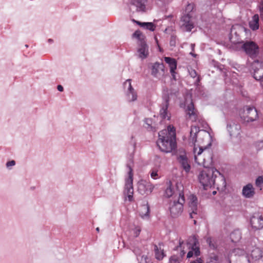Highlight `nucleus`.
Returning <instances> with one entry per match:
<instances>
[{
    "label": "nucleus",
    "mask_w": 263,
    "mask_h": 263,
    "mask_svg": "<svg viewBox=\"0 0 263 263\" xmlns=\"http://www.w3.org/2000/svg\"><path fill=\"white\" fill-rule=\"evenodd\" d=\"M144 122L146 125H147V126H148L147 128H150L151 130H152L153 132H155L156 130V128L155 127L152 126V119L145 118Z\"/></svg>",
    "instance_id": "38"
},
{
    "label": "nucleus",
    "mask_w": 263,
    "mask_h": 263,
    "mask_svg": "<svg viewBox=\"0 0 263 263\" xmlns=\"http://www.w3.org/2000/svg\"><path fill=\"white\" fill-rule=\"evenodd\" d=\"M190 74L191 77H192L193 78H196L197 76V72L194 69H192L190 72Z\"/></svg>",
    "instance_id": "50"
},
{
    "label": "nucleus",
    "mask_w": 263,
    "mask_h": 263,
    "mask_svg": "<svg viewBox=\"0 0 263 263\" xmlns=\"http://www.w3.org/2000/svg\"><path fill=\"white\" fill-rule=\"evenodd\" d=\"M195 109V108L194 107V103L192 101H191V103L190 104H189L187 107V110L189 111L187 115H189V117H192V116H196V117L197 116V115H196V114L194 111Z\"/></svg>",
    "instance_id": "32"
},
{
    "label": "nucleus",
    "mask_w": 263,
    "mask_h": 263,
    "mask_svg": "<svg viewBox=\"0 0 263 263\" xmlns=\"http://www.w3.org/2000/svg\"><path fill=\"white\" fill-rule=\"evenodd\" d=\"M132 37L136 38L138 41V43L141 42L142 40H145L146 38L145 36L143 35L139 30L135 31L132 34Z\"/></svg>",
    "instance_id": "29"
},
{
    "label": "nucleus",
    "mask_w": 263,
    "mask_h": 263,
    "mask_svg": "<svg viewBox=\"0 0 263 263\" xmlns=\"http://www.w3.org/2000/svg\"><path fill=\"white\" fill-rule=\"evenodd\" d=\"M184 155H180L177 157V160L178 161L179 163L180 164L182 168L183 169V170L186 173H188L190 172L191 166L189 162V159L186 156L185 152L184 151Z\"/></svg>",
    "instance_id": "13"
},
{
    "label": "nucleus",
    "mask_w": 263,
    "mask_h": 263,
    "mask_svg": "<svg viewBox=\"0 0 263 263\" xmlns=\"http://www.w3.org/2000/svg\"><path fill=\"white\" fill-rule=\"evenodd\" d=\"M241 45V49L252 60L256 59L260 53L258 44L252 40L241 41L237 43Z\"/></svg>",
    "instance_id": "3"
},
{
    "label": "nucleus",
    "mask_w": 263,
    "mask_h": 263,
    "mask_svg": "<svg viewBox=\"0 0 263 263\" xmlns=\"http://www.w3.org/2000/svg\"><path fill=\"white\" fill-rule=\"evenodd\" d=\"M203 167L204 170L200 171L198 176L199 183L202 186L204 190H206L208 187H216L219 190V184L217 183L218 180L222 182L223 187L226 186V179L223 175H222L215 167H208L204 164Z\"/></svg>",
    "instance_id": "1"
},
{
    "label": "nucleus",
    "mask_w": 263,
    "mask_h": 263,
    "mask_svg": "<svg viewBox=\"0 0 263 263\" xmlns=\"http://www.w3.org/2000/svg\"><path fill=\"white\" fill-rule=\"evenodd\" d=\"M155 42H156V43L157 44V45H159V41H158V40L157 39V37L156 36L155 37Z\"/></svg>",
    "instance_id": "60"
},
{
    "label": "nucleus",
    "mask_w": 263,
    "mask_h": 263,
    "mask_svg": "<svg viewBox=\"0 0 263 263\" xmlns=\"http://www.w3.org/2000/svg\"><path fill=\"white\" fill-rule=\"evenodd\" d=\"M125 189L127 195L128 200L130 202L133 201V176H128L125 180Z\"/></svg>",
    "instance_id": "11"
},
{
    "label": "nucleus",
    "mask_w": 263,
    "mask_h": 263,
    "mask_svg": "<svg viewBox=\"0 0 263 263\" xmlns=\"http://www.w3.org/2000/svg\"><path fill=\"white\" fill-rule=\"evenodd\" d=\"M263 183V176H258L255 180V184L257 186H259Z\"/></svg>",
    "instance_id": "41"
},
{
    "label": "nucleus",
    "mask_w": 263,
    "mask_h": 263,
    "mask_svg": "<svg viewBox=\"0 0 263 263\" xmlns=\"http://www.w3.org/2000/svg\"><path fill=\"white\" fill-rule=\"evenodd\" d=\"M154 251L155 257L158 260H162L164 257L166 255L163 250H161L160 252L159 251V248L156 245H154Z\"/></svg>",
    "instance_id": "27"
},
{
    "label": "nucleus",
    "mask_w": 263,
    "mask_h": 263,
    "mask_svg": "<svg viewBox=\"0 0 263 263\" xmlns=\"http://www.w3.org/2000/svg\"><path fill=\"white\" fill-rule=\"evenodd\" d=\"M176 36L171 35L170 41V45L171 47H175L176 46Z\"/></svg>",
    "instance_id": "42"
},
{
    "label": "nucleus",
    "mask_w": 263,
    "mask_h": 263,
    "mask_svg": "<svg viewBox=\"0 0 263 263\" xmlns=\"http://www.w3.org/2000/svg\"><path fill=\"white\" fill-rule=\"evenodd\" d=\"M227 129L230 137H237L240 134L241 126L240 124L236 123L233 121H231V122L227 121Z\"/></svg>",
    "instance_id": "9"
},
{
    "label": "nucleus",
    "mask_w": 263,
    "mask_h": 263,
    "mask_svg": "<svg viewBox=\"0 0 263 263\" xmlns=\"http://www.w3.org/2000/svg\"><path fill=\"white\" fill-rule=\"evenodd\" d=\"M132 80L127 79L123 84L124 87L128 85L127 91L126 93L127 99L129 102H134L137 99V94L132 85Z\"/></svg>",
    "instance_id": "10"
},
{
    "label": "nucleus",
    "mask_w": 263,
    "mask_h": 263,
    "mask_svg": "<svg viewBox=\"0 0 263 263\" xmlns=\"http://www.w3.org/2000/svg\"><path fill=\"white\" fill-rule=\"evenodd\" d=\"M262 250L259 248H255L252 250L251 256L253 259L258 260L261 258Z\"/></svg>",
    "instance_id": "25"
},
{
    "label": "nucleus",
    "mask_w": 263,
    "mask_h": 263,
    "mask_svg": "<svg viewBox=\"0 0 263 263\" xmlns=\"http://www.w3.org/2000/svg\"><path fill=\"white\" fill-rule=\"evenodd\" d=\"M148 0H132L131 4L136 7L137 12H145Z\"/></svg>",
    "instance_id": "16"
},
{
    "label": "nucleus",
    "mask_w": 263,
    "mask_h": 263,
    "mask_svg": "<svg viewBox=\"0 0 263 263\" xmlns=\"http://www.w3.org/2000/svg\"><path fill=\"white\" fill-rule=\"evenodd\" d=\"M57 89L60 92H62L64 90V88L61 85H58L57 86Z\"/></svg>",
    "instance_id": "56"
},
{
    "label": "nucleus",
    "mask_w": 263,
    "mask_h": 263,
    "mask_svg": "<svg viewBox=\"0 0 263 263\" xmlns=\"http://www.w3.org/2000/svg\"><path fill=\"white\" fill-rule=\"evenodd\" d=\"M198 198L195 195L192 194L190 196L189 206L191 208L192 212L197 214Z\"/></svg>",
    "instance_id": "20"
},
{
    "label": "nucleus",
    "mask_w": 263,
    "mask_h": 263,
    "mask_svg": "<svg viewBox=\"0 0 263 263\" xmlns=\"http://www.w3.org/2000/svg\"><path fill=\"white\" fill-rule=\"evenodd\" d=\"M187 243L190 245L189 248L190 249L187 253V258L192 257L194 255L196 257L200 255V248L198 246L199 241L196 235H193L192 237L189 239V241H188Z\"/></svg>",
    "instance_id": "6"
},
{
    "label": "nucleus",
    "mask_w": 263,
    "mask_h": 263,
    "mask_svg": "<svg viewBox=\"0 0 263 263\" xmlns=\"http://www.w3.org/2000/svg\"><path fill=\"white\" fill-rule=\"evenodd\" d=\"M219 260V257L217 255H214L213 257H210V260L207 263H213V261H217Z\"/></svg>",
    "instance_id": "44"
},
{
    "label": "nucleus",
    "mask_w": 263,
    "mask_h": 263,
    "mask_svg": "<svg viewBox=\"0 0 263 263\" xmlns=\"http://www.w3.org/2000/svg\"><path fill=\"white\" fill-rule=\"evenodd\" d=\"M133 252L136 256H139L141 254V251L138 248H135L133 250Z\"/></svg>",
    "instance_id": "51"
},
{
    "label": "nucleus",
    "mask_w": 263,
    "mask_h": 263,
    "mask_svg": "<svg viewBox=\"0 0 263 263\" xmlns=\"http://www.w3.org/2000/svg\"><path fill=\"white\" fill-rule=\"evenodd\" d=\"M176 188L179 191L178 198L177 200H174L169 208L171 217L174 218L178 217L183 212V204L185 201L183 186L182 185L179 186L177 183Z\"/></svg>",
    "instance_id": "2"
},
{
    "label": "nucleus",
    "mask_w": 263,
    "mask_h": 263,
    "mask_svg": "<svg viewBox=\"0 0 263 263\" xmlns=\"http://www.w3.org/2000/svg\"><path fill=\"white\" fill-rule=\"evenodd\" d=\"M194 8V4H188L186 6L184 13L193 14V10Z\"/></svg>",
    "instance_id": "36"
},
{
    "label": "nucleus",
    "mask_w": 263,
    "mask_h": 263,
    "mask_svg": "<svg viewBox=\"0 0 263 263\" xmlns=\"http://www.w3.org/2000/svg\"><path fill=\"white\" fill-rule=\"evenodd\" d=\"M230 238L233 242L238 241L241 238L240 232L239 231H234L231 233Z\"/></svg>",
    "instance_id": "28"
},
{
    "label": "nucleus",
    "mask_w": 263,
    "mask_h": 263,
    "mask_svg": "<svg viewBox=\"0 0 263 263\" xmlns=\"http://www.w3.org/2000/svg\"><path fill=\"white\" fill-rule=\"evenodd\" d=\"M47 41L50 44H51L53 42V40L52 39H49Z\"/></svg>",
    "instance_id": "61"
},
{
    "label": "nucleus",
    "mask_w": 263,
    "mask_h": 263,
    "mask_svg": "<svg viewBox=\"0 0 263 263\" xmlns=\"http://www.w3.org/2000/svg\"><path fill=\"white\" fill-rule=\"evenodd\" d=\"M171 74V76H172V80H173L174 81H176L177 80V78H176V72L175 71H173V72H170Z\"/></svg>",
    "instance_id": "53"
},
{
    "label": "nucleus",
    "mask_w": 263,
    "mask_h": 263,
    "mask_svg": "<svg viewBox=\"0 0 263 263\" xmlns=\"http://www.w3.org/2000/svg\"><path fill=\"white\" fill-rule=\"evenodd\" d=\"M134 164V152L130 154L127 163H126V167L128 168L129 171L128 172V176H133V165Z\"/></svg>",
    "instance_id": "23"
},
{
    "label": "nucleus",
    "mask_w": 263,
    "mask_h": 263,
    "mask_svg": "<svg viewBox=\"0 0 263 263\" xmlns=\"http://www.w3.org/2000/svg\"><path fill=\"white\" fill-rule=\"evenodd\" d=\"M162 98L164 102V103L162 104H167L169 106L170 96L168 91L167 89L163 90Z\"/></svg>",
    "instance_id": "33"
},
{
    "label": "nucleus",
    "mask_w": 263,
    "mask_h": 263,
    "mask_svg": "<svg viewBox=\"0 0 263 263\" xmlns=\"http://www.w3.org/2000/svg\"><path fill=\"white\" fill-rule=\"evenodd\" d=\"M167 129H168V132L169 133H173V135L174 136V139H175V138H176V130H175V127L174 126L171 127V125H169L167 127Z\"/></svg>",
    "instance_id": "43"
},
{
    "label": "nucleus",
    "mask_w": 263,
    "mask_h": 263,
    "mask_svg": "<svg viewBox=\"0 0 263 263\" xmlns=\"http://www.w3.org/2000/svg\"><path fill=\"white\" fill-rule=\"evenodd\" d=\"M15 161L13 160H12L11 161L7 162L6 165L8 168H9L10 167L14 166L15 165Z\"/></svg>",
    "instance_id": "46"
},
{
    "label": "nucleus",
    "mask_w": 263,
    "mask_h": 263,
    "mask_svg": "<svg viewBox=\"0 0 263 263\" xmlns=\"http://www.w3.org/2000/svg\"><path fill=\"white\" fill-rule=\"evenodd\" d=\"M134 237H138L141 232V229L139 228H136L134 229Z\"/></svg>",
    "instance_id": "48"
},
{
    "label": "nucleus",
    "mask_w": 263,
    "mask_h": 263,
    "mask_svg": "<svg viewBox=\"0 0 263 263\" xmlns=\"http://www.w3.org/2000/svg\"><path fill=\"white\" fill-rule=\"evenodd\" d=\"M246 259L248 261V263H250V258H249V257H248V255L246 256Z\"/></svg>",
    "instance_id": "63"
},
{
    "label": "nucleus",
    "mask_w": 263,
    "mask_h": 263,
    "mask_svg": "<svg viewBox=\"0 0 263 263\" xmlns=\"http://www.w3.org/2000/svg\"><path fill=\"white\" fill-rule=\"evenodd\" d=\"M162 137H168L167 136V132L166 130H162L158 133V139L157 141H160L159 138H162Z\"/></svg>",
    "instance_id": "40"
},
{
    "label": "nucleus",
    "mask_w": 263,
    "mask_h": 263,
    "mask_svg": "<svg viewBox=\"0 0 263 263\" xmlns=\"http://www.w3.org/2000/svg\"><path fill=\"white\" fill-rule=\"evenodd\" d=\"M140 47L138 49V52L139 53V57L142 59L146 58L148 55V46L145 40H142L141 42L138 43Z\"/></svg>",
    "instance_id": "15"
},
{
    "label": "nucleus",
    "mask_w": 263,
    "mask_h": 263,
    "mask_svg": "<svg viewBox=\"0 0 263 263\" xmlns=\"http://www.w3.org/2000/svg\"><path fill=\"white\" fill-rule=\"evenodd\" d=\"M164 65L163 63H160L159 62H155L152 66L151 74L154 77H156L159 72V69L163 70Z\"/></svg>",
    "instance_id": "21"
},
{
    "label": "nucleus",
    "mask_w": 263,
    "mask_h": 263,
    "mask_svg": "<svg viewBox=\"0 0 263 263\" xmlns=\"http://www.w3.org/2000/svg\"><path fill=\"white\" fill-rule=\"evenodd\" d=\"M193 214H194L192 212V213H190V218H193Z\"/></svg>",
    "instance_id": "64"
},
{
    "label": "nucleus",
    "mask_w": 263,
    "mask_h": 263,
    "mask_svg": "<svg viewBox=\"0 0 263 263\" xmlns=\"http://www.w3.org/2000/svg\"><path fill=\"white\" fill-rule=\"evenodd\" d=\"M258 9L260 12V17L263 16V3L258 6Z\"/></svg>",
    "instance_id": "49"
},
{
    "label": "nucleus",
    "mask_w": 263,
    "mask_h": 263,
    "mask_svg": "<svg viewBox=\"0 0 263 263\" xmlns=\"http://www.w3.org/2000/svg\"><path fill=\"white\" fill-rule=\"evenodd\" d=\"M158 47L159 51L160 52H162L163 51V49L160 47V45H158Z\"/></svg>",
    "instance_id": "62"
},
{
    "label": "nucleus",
    "mask_w": 263,
    "mask_h": 263,
    "mask_svg": "<svg viewBox=\"0 0 263 263\" xmlns=\"http://www.w3.org/2000/svg\"><path fill=\"white\" fill-rule=\"evenodd\" d=\"M183 243V240H179V245L177 246H176L174 249V250L175 251H176V250H178L179 248H181V246H182V245Z\"/></svg>",
    "instance_id": "52"
},
{
    "label": "nucleus",
    "mask_w": 263,
    "mask_h": 263,
    "mask_svg": "<svg viewBox=\"0 0 263 263\" xmlns=\"http://www.w3.org/2000/svg\"><path fill=\"white\" fill-rule=\"evenodd\" d=\"M190 54H191L194 58H196L198 56V55L197 54L193 53L192 52H191L190 53Z\"/></svg>",
    "instance_id": "59"
},
{
    "label": "nucleus",
    "mask_w": 263,
    "mask_h": 263,
    "mask_svg": "<svg viewBox=\"0 0 263 263\" xmlns=\"http://www.w3.org/2000/svg\"><path fill=\"white\" fill-rule=\"evenodd\" d=\"M250 224L255 231L262 229L263 228V216L253 214L250 217Z\"/></svg>",
    "instance_id": "7"
},
{
    "label": "nucleus",
    "mask_w": 263,
    "mask_h": 263,
    "mask_svg": "<svg viewBox=\"0 0 263 263\" xmlns=\"http://www.w3.org/2000/svg\"><path fill=\"white\" fill-rule=\"evenodd\" d=\"M169 263H180V260L176 255H173L169 258Z\"/></svg>",
    "instance_id": "39"
},
{
    "label": "nucleus",
    "mask_w": 263,
    "mask_h": 263,
    "mask_svg": "<svg viewBox=\"0 0 263 263\" xmlns=\"http://www.w3.org/2000/svg\"><path fill=\"white\" fill-rule=\"evenodd\" d=\"M142 206L144 208V209L146 210V212L145 213H140L139 214L140 216L142 219H148L150 217V206L148 204V202H147L145 204L142 205Z\"/></svg>",
    "instance_id": "26"
},
{
    "label": "nucleus",
    "mask_w": 263,
    "mask_h": 263,
    "mask_svg": "<svg viewBox=\"0 0 263 263\" xmlns=\"http://www.w3.org/2000/svg\"><path fill=\"white\" fill-rule=\"evenodd\" d=\"M239 116L243 122L250 123L258 118V112L253 106L246 105L239 111Z\"/></svg>",
    "instance_id": "4"
},
{
    "label": "nucleus",
    "mask_w": 263,
    "mask_h": 263,
    "mask_svg": "<svg viewBox=\"0 0 263 263\" xmlns=\"http://www.w3.org/2000/svg\"><path fill=\"white\" fill-rule=\"evenodd\" d=\"M168 106H169L167 104L162 105V107L160 109L159 114L160 116L163 120L166 119L167 120H170L171 119V116H167Z\"/></svg>",
    "instance_id": "22"
},
{
    "label": "nucleus",
    "mask_w": 263,
    "mask_h": 263,
    "mask_svg": "<svg viewBox=\"0 0 263 263\" xmlns=\"http://www.w3.org/2000/svg\"><path fill=\"white\" fill-rule=\"evenodd\" d=\"M154 186L149 182L141 180L138 183V191L141 195H149L152 193Z\"/></svg>",
    "instance_id": "8"
},
{
    "label": "nucleus",
    "mask_w": 263,
    "mask_h": 263,
    "mask_svg": "<svg viewBox=\"0 0 263 263\" xmlns=\"http://www.w3.org/2000/svg\"><path fill=\"white\" fill-rule=\"evenodd\" d=\"M132 21L135 23L137 25H138L141 28H143L144 22H142L136 20L135 19H133Z\"/></svg>",
    "instance_id": "47"
},
{
    "label": "nucleus",
    "mask_w": 263,
    "mask_h": 263,
    "mask_svg": "<svg viewBox=\"0 0 263 263\" xmlns=\"http://www.w3.org/2000/svg\"><path fill=\"white\" fill-rule=\"evenodd\" d=\"M252 76L256 81H260L263 78V67L255 68Z\"/></svg>",
    "instance_id": "24"
},
{
    "label": "nucleus",
    "mask_w": 263,
    "mask_h": 263,
    "mask_svg": "<svg viewBox=\"0 0 263 263\" xmlns=\"http://www.w3.org/2000/svg\"><path fill=\"white\" fill-rule=\"evenodd\" d=\"M164 61L168 65L170 72L172 71L173 72V71H176L177 67V62L175 59L166 57H164Z\"/></svg>",
    "instance_id": "18"
},
{
    "label": "nucleus",
    "mask_w": 263,
    "mask_h": 263,
    "mask_svg": "<svg viewBox=\"0 0 263 263\" xmlns=\"http://www.w3.org/2000/svg\"><path fill=\"white\" fill-rule=\"evenodd\" d=\"M151 177L153 179H157V178H158V171L156 170H153L151 173Z\"/></svg>",
    "instance_id": "45"
},
{
    "label": "nucleus",
    "mask_w": 263,
    "mask_h": 263,
    "mask_svg": "<svg viewBox=\"0 0 263 263\" xmlns=\"http://www.w3.org/2000/svg\"><path fill=\"white\" fill-rule=\"evenodd\" d=\"M259 15L258 14H255L252 16V20L249 23V27L253 30L256 31L259 29Z\"/></svg>",
    "instance_id": "19"
},
{
    "label": "nucleus",
    "mask_w": 263,
    "mask_h": 263,
    "mask_svg": "<svg viewBox=\"0 0 263 263\" xmlns=\"http://www.w3.org/2000/svg\"><path fill=\"white\" fill-rule=\"evenodd\" d=\"M199 132V128L197 126H194L191 127L190 132L191 137L192 136L193 141L196 142L197 138V133Z\"/></svg>",
    "instance_id": "30"
},
{
    "label": "nucleus",
    "mask_w": 263,
    "mask_h": 263,
    "mask_svg": "<svg viewBox=\"0 0 263 263\" xmlns=\"http://www.w3.org/2000/svg\"><path fill=\"white\" fill-rule=\"evenodd\" d=\"M160 141H157L156 144L160 151L165 153H170L177 149V143L175 139L171 137L159 138Z\"/></svg>",
    "instance_id": "5"
},
{
    "label": "nucleus",
    "mask_w": 263,
    "mask_h": 263,
    "mask_svg": "<svg viewBox=\"0 0 263 263\" xmlns=\"http://www.w3.org/2000/svg\"><path fill=\"white\" fill-rule=\"evenodd\" d=\"M255 194V189L252 184L249 183L243 186L241 194L245 198H251L254 196Z\"/></svg>",
    "instance_id": "14"
},
{
    "label": "nucleus",
    "mask_w": 263,
    "mask_h": 263,
    "mask_svg": "<svg viewBox=\"0 0 263 263\" xmlns=\"http://www.w3.org/2000/svg\"><path fill=\"white\" fill-rule=\"evenodd\" d=\"M201 81V78L200 76H198L196 81L194 83V85L196 86H198L199 85V83Z\"/></svg>",
    "instance_id": "54"
},
{
    "label": "nucleus",
    "mask_w": 263,
    "mask_h": 263,
    "mask_svg": "<svg viewBox=\"0 0 263 263\" xmlns=\"http://www.w3.org/2000/svg\"><path fill=\"white\" fill-rule=\"evenodd\" d=\"M211 63L214 67L219 69L220 71H222L223 65L220 63L215 61V60H212Z\"/></svg>",
    "instance_id": "37"
},
{
    "label": "nucleus",
    "mask_w": 263,
    "mask_h": 263,
    "mask_svg": "<svg viewBox=\"0 0 263 263\" xmlns=\"http://www.w3.org/2000/svg\"><path fill=\"white\" fill-rule=\"evenodd\" d=\"M186 253V252L183 250H181V251L180 252V256L182 258L184 255Z\"/></svg>",
    "instance_id": "57"
},
{
    "label": "nucleus",
    "mask_w": 263,
    "mask_h": 263,
    "mask_svg": "<svg viewBox=\"0 0 263 263\" xmlns=\"http://www.w3.org/2000/svg\"><path fill=\"white\" fill-rule=\"evenodd\" d=\"M202 261L201 258H197L196 260L192 261L190 263H201Z\"/></svg>",
    "instance_id": "55"
},
{
    "label": "nucleus",
    "mask_w": 263,
    "mask_h": 263,
    "mask_svg": "<svg viewBox=\"0 0 263 263\" xmlns=\"http://www.w3.org/2000/svg\"><path fill=\"white\" fill-rule=\"evenodd\" d=\"M210 160H211L210 164L213 165V154L212 152L210 153Z\"/></svg>",
    "instance_id": "58"
},
{
    "label": "nucleus",
    "mask_w": 263,
    "mask_h": 263,
    "mask_svg": "<svg viewBox=\"0 0 263 263\" xmlns=\"http://www.w3.org/2000/svg\"><path fill=\"white\" fill-rule=\"evenodd\" d=\"M192 17V14L183 13L181 18V21L183 22L182 25L185 27L186 31L187 32L191 31L194 28V24L191 21Z\"/></svg>",
    "instance_id": "12"
},
{
    "label": "nucleus",
    "mask_w": 263,
    "mask_h": 263,
    "mask_svg": "<svg viewBox=\"0 0 263 263\" xmlns=\"http://www.w3.org/2000/svg\"><path fill=\"white\" fill-rule=\"evenodd\" d=\"M169 185L167 187L165 192L167 195V197H171L174 194L173 187L172 186V183L171 181L168 182Z\"/></svg>",
    "instance_id": "35"
},
{
    "label": "nucleus",
    "mask_w": 263,
    "mask_h": 263,
    "mask_svg": "<svg viewBox=\"0 0 263 263\" xmlns=\"http://www.w3.org/2000/svg\"><path fill=\"white\" fill-rule=\"evenodd\" d=\"M206 243L209 245V247L213 250L217 249V245H216L215 242H213V240L211 237H209L206 239Z\"/></svg>",
    "instance_id": "34"
},
{
    "label": "nucleus",
    "mask_w": 263,
    "mask_h": 263,
    "mask_svg": "<svg viewBox=\"0 0 263 263\" xmlns=\"http://www.w3.org/2000/svg\"><path fill=\"white\" fill-rule=\"evenodd\" d=\"M156 25L153 22H144L143 29L149 30L151 31H154L156 29Z\"/></svg>",
    "instance_id": "31"
},
{
    "label": "nucleus",
    "mask_w": 263,
    "mask_h": 263,
    "mask_svg": "<svg viewBox=\"0 0 263 263\" xmlns=\"http://www.w3.org/2000/svg\"><path fill=\"white\" fill-rule=\"evenodd\" d=\"M212 137L210 136V139L209 143L206 146H200L199 147V151L198 152L197 155L195 154L194 155V161L195 162L197 163L198 164H199L197 161V156L200 155L204 151L209 149L211 146H212ZM197 150V148L194 146L193 148V152L194 154L196 153V151Z\"/></svg>",
    "instance_id": "17"
}]
</instances>
